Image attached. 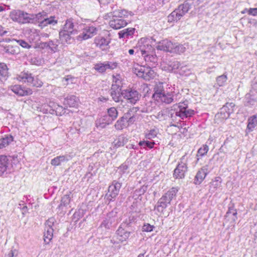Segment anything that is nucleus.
<instances>
[{"instance_id":"f257e3e1","label":"nucleus","mask_w":257,"mask_h":257,"mask_svg":"<svg viewBox=\"0 0 257 257\" xmlns=\"http://www.w3.org/2000/svg\"><path fill=\"white\" fill-rule=\"evenodd\" d=\"M116 8V6L112 7L111 11L107 15L108 17H112L109 22L110 27L114 29H119L127 25V22L123 18L127 17L128 12L125 10H117Z\"/></svg>"},{"instance_id":"f03ea898","label":"nucleus","mask_w":257,"mask_h":257,"mask_svg":"<svg viewBox=\"0 0 257 257\" xmlns=\"http://www.w3.org/2000/svg\"><path fill=\"white\" fill-rule=\"evenodd\" d=\"M178 192L176 188L173 187L163 195L158 201L154 209L158 212L159 215L164 214L165 209L170 204L171 200L176 196Z\"/></svg>"},{"instance_id":"7ed1b4c3","label":"nucleus","mask_w":257,"mask_h":257,"mask_svg":"<svg viewBox=\"0 0 257 257\" xmlns=\"http://www.w3.org/2000/svg\"><path fill=\"white\" fill-rule=\"evenodd\" d=\"M191 8L190 4L187 1L179 6L168 17V22L178 21L186 14Z\"/></svg>"},{"instance_id":"20e7f679","label":"nucleus","mask_w":257,"mask_h":257,"mask_svg":"<svg viewBox=\"0 0 257 257\" xmlns=\"http://www.w3.org/2000/svg\"><path fill=\"white\" fill-rule=\"evenodd\" d=\"M234 103L227 102L220 109V112L215 115V120L216 122L219 123L227 119L231 113L234 111Z\"/></svg>"},{"instance_id":"39448f33","label":"nucleus","mask_w":257,"mask_h":257,"mask_svg":"<svg viewBox=\"0 0 257 257\" xmlns=\"http://www.w3.org/2000/svg\"><path fill=\"white\" fill-rule=\"evenodd\" d=\"M133 71L138 77L145 80L152 79L156 75L155 72L150 67H145L137 65V67L133 68Z\"/></svg>"},{"instance_id":"423d86ee","label":"nucleus","mask_w":257,"mask_h":257,"mask_svg":"<svg viewBox=\"0 0 257 257\" xmlns=\"http://www.w3.org/2000/svg\"><path fill=\"white\" fill-rule=\"evenodd\" d=\"M10 18L19 24L30 23V14L20 10H13L10 12Z\"/></svg>"},{"instance_id":"0eeeda50","label":"nucleus","mask_w":257,"mask_h":257,"mask_svg":"<svg viewBox=\"0 0 257 257\" xmlns=\"http://www.w3.org/2000/svg\"><path fill=\"white\" fill-rule=\"evenodd\" d=\"M17 79L22 82H27L28 85L36 87L42 86L43 82L37 77H34L28 72H21L17 77Z\"/></svg>"},{"instance_id":"6e6552de","label":"nucleus","mask_w":257,"mask_h":257,"mask_svg":"<svg viewBox=\"0 0 257 257\" xmlns=\"http://www.w3.org/2000/svg\"><path fill=\"white\" fill-rule=\"evenodd\" d=\"M138 47L139 49H137V51L136 53L138 54V55L139 54H141L142 56L153 53L154 52V48L152 46V45L150 44V41L145 38H142L138 41Z\"/></svg>"},{"instance_id":"1a4fd4ad","label":"nucleus","mask_w":257,"mask_h":257,"mask_svg":"<svg viewBox=\"0 0 257 257\" xmlns=\"http://www.w3.org/2000/svg\"><path fill=\"white\" fill-rule=\"evenodd\" d=\"M187 158L186 155L183 156L179 162L177 167L174 171V177L175 178L182 179L185 177L187 171Z\"/></svg>"},{"instance_id":"9d476101","label":"nucleus","mask_w":257,"mask_h":257,"mask_svg":"<svg viewBox=\"0 0 257 257\" xmlns=\"http://www.w3.org/2000/svg\"><path fill=\"white\" fill-rule=\"evenodd\" d=\"M237 210L234 208L233 204H229L228 210L225 216L224 222L223 225H227L229 228L234 226L235 222L237 219Z\"/></svg>"},{"instance_id":"9b49d317","label":"nucleus","mask_w":257,"mask_h":257,"mask_svg":"<svg viewBox=\"0 0 257 257\" xmlns=\"http://www.w3.org/2000/svg\"><path fill=\"white\" fill-rule=\"evenodd\" d=\"M122 97L132 104H135L140 99L141 95L136 90L126 89L121 92Z\"/></svg>"},{"instance_id":"f8f14e48","label":"nucleus","mask_w":257,"mask_h":257,"mask_svg":"<svg viewBox=\"0 0 257 257\" xmlns=\"http://www.w3.org/2000/svg\"><path fill=\"white\" fill-rule=\"evenodd\" d=\"M177 106L176 115L180 117L181 119L191 116L194 114V110L188 108L187 103L186 102H180Z\"/></svg>"},{"instance_id":"ddd939ff","label":"nucleus","mask_w":257,"mask_h":257,"mask_svg":"<svg viewBox=\"0 0 257 257\" xmlns=\"http://www.w3.org/2000/svg\"><path fill=\"white\" fill-rule=\"evenodd\" d=\"M130 234L131 232L119 226L116 231L115 236L110 240V242L112 244H115L126 241L130 237Z\"/></svg>"},{"instance_id":"4468645a","label":"nucleus","mask_w":257,"mask_h":257,"mask_svg":"<svg viewBox=\"0 0 257 257\" xmlns=\"http://www.w3.org/2000/svg\"><path fill=\"white\" fill-rule=\"evenodd\" d=\"M117 63L106 61L104 63H98L94 64V69L98 72L103 73L108 69L113 70L117 67Z\"/></svg>"},{"instance_id":"2eb2a0df","label":"nucleus","mask_w":257,"mask_h":257,"mask_svg":"<svg viewBox=\"0 0 257 257\" xmlns=\"http://www.w3.org/2000/svg\"><path fill=\"white\" fill-rule=\"evenodd\" d=\"M121 186V183L114 181L108 187V193L106 195L107 199L111 201L112 199L115 198L118 194Z\"/></svg>"},{"instance_id":"dca6fc26","label":"nucleus","mask_w":257,"mask_h":257,"mask_svg":"<svg viewBox=\"0 0 257 257\" xmlns=\"http://www.w3.org/2000/svg\"><path fill=\"white\" fill-rule=\"evenodd\" d=\"M208 167V165H205L198 170L194 179L195 184H200L204 180L209 172Z\"/></svg>"},{"instance_id":"f3484780","label":"nucleus","mask_w":257,"mask_h":257,"mask_svg":"<svg viewBox=\"0 0 257 257\" xmlns=\"http://www.w3.org/2000/svg\"><path fill=\"white\" fill-rule=\"evenodd\" d=\"M11 89L15 94L20 96L29 95L32 94V90L31 89H25L21 85H15L11 86Z\"/></svg>"},{"instance_id":"a211bd4d","label":"nucleus","mask_w":257,"mask_h":257,"mask_svg":"<svg viewBox=\"0 0 257 257\" xmlns=\"http://www.w3.org/2000/svg\"><path fill=\"white\" fill-rule=\"evenodd\" d=\"M173 43L168 40H164L159 42L156 46L157 49L172 53Z\"/></svg>"},{"instance_id":"6ab92c4d","label":"nucleus","mask_w":257,"mask_h":257,"mask_svg":"<svg viewBox=\"0 0 257 257\" xmlns=\"http://www.w3.org/2000/svg\"><path fill=\"white\" fill-rule=\"evenodd\" d=\"M94 43L96 46L102 50H106L110 43L109 39L104 38L102 37L98 36L94 39Z\"/></svg>"},{"instance_id":"aec40b11","label":"nucleus","mask_w":257,"mask_h":257,"mask_svg":"<svg viewBox=\"0 0 257 257\" xmlns=\"http://www.w3.org/2000/svg\"><path fill=\"white\" fill-rule=\"evenodd\" d=\"M110 94L112 97V99L116 102H119L121 101V102L123 101L121 99V88H119L118 87H116V86H113L111 87L110 89Z\"/></svg>"},{"instance_id":"412c9836","label":"nucleus","mask_w":257,"mask_h":257,"mask_svg":"<svg viewBox=\"0 0 257 257\" xmlns=\"http://www.w3.org/2000/svg\"><path fill=\"white\" fill-rule=\"evenodd\" d=\"M79 99L74 95H71L66 97L64 101V104L70 107H76L79 104Z\"/></svg>"},{"instance_id":"4be33fe9","label":"nucleus","mask_w":257,"mask_h":257,"mask_svg":"<svg viewBox=\"0 0 257 257\" xmlns=\"http://www.w3.org/2000/svg\"><path fill=\"white\" fill-rule=\"evenodd\" d=\"M113 121L107 115L103 116L100 118L97 119L96 121V126L97 127L101 128H104L106 125L111 124Z\"/></svg>"},{"instance_id":"5701e85b","label":"nucleus","mask_w":257,"mask_h":257,"mask_svg":"<svg viewBox=\"0 0 257 257\" xmlns=\"http://www.w3.org/2000/svg\"><path fill=\"white\" fill-rule=\"evenodd\" d=\"M156 99H160L162 102L170 104L173 101V98L171 93L164 92L163 93H157L156 94Z\"/></svg>"},{"instance_id":"b1692460","label":"nucleus","mask_w":257,"mask_h":257,"mask_svg":"<svg viewBox=\"0 0 257 257\" xmlns=\"http://www.w3.org/2000/svg\"><path fill=\"white\" fill-rule=\"evenodd\" d=\"M47 16L46 13L43 12L39 13L37 14H30V23L36 24L39 23L44 20V18Z\"/></svg>"},{"instance_id":"393cba45","label":"nucleus","mask_w":257,"mask_h":257,"mask_svg":"<svg viewBox=\"0 0 257 257\" xmlns=\"http://www.w3.org/2000/svg\"><path fill=\"white\" fill-rule=\"evenodd\" d=\"M74 34L70 33L67 31L62 30L59 32V38L62 43H71L72 37L71 35Z\"/></svg>"},{"instance_id":"a878e982","label":"nucleus","mask_w":257,"mask_h":257,"mask_svg":"<svg viewBox=\"0 0 257 257\" xmlns=\"http://www.w3.org/2000/svg\"><path fill=\"white\" fill-rule=\"evenodd\" d=\"M57 20H55V17H50V18L45 17L44 20H42L40 24H39V26L41 28H43L44 27L47 26L48 25H55L57 24Z\"/></svg>"},{"instance_id":"bb28decb","label":"nucleus","mask_w":257,"mask_h":257,"mask_svg":"<svg viewBox=\"0 0 257 257\" xmlns=\"http://www.w3.org/2000/svg\"><path fill=\"white\" fill-rule=\"evenodd\" d=\"M72 21V19H71L67 20L62 30L74 34L77 31L74 28V25Z\"/></svg>"},{"instance_id":"cd10ccee","label":"nucleus","mask_w":257,"mask_h":257,"mask_svg":"<svg viewBox=\"0 0 257 257\" xmlns=\"http://www.w3.org/2000/svg\"><path fill=\"white\" fill-rule=\"evenodd\" d=\"M68 160L67 156H59L53 159L51 161V164L52 166H57L60 165L62 162H67Z\"/></svg>"},{"instance_id":"c85d7f7f","label":"nucleus","mask_w":257,"mask_h":257,"mask_svg":"<svg viewBox=\"0 0 257 257\" xmlns=\"http://www.w3.org/2000/svg\"><path fill=\"white\" fill-rule=\"evenodd\" d=\"M135 31V28H128L120 31L118 33L119 38H128L130 36L134 35Z\"/></svg>"},{"instance_id":"c756f323","label":"nucleus","mask_w":257,"mask_h":257,"mask_svg":"<svg viewBox=\"0 0 257 257\" xmlns=\"http://www.w3.org/2000/svg\"><path fill=\"white\" fill-rule=\"evenodd\" d=\"M8 77V68L5 63H0V81L6 80Z\"/></svg>"},{"instance_id":"7c9ffc66","label":"nucleus","mask_w":257,"mask_h":257,"mask_svg":"<svg viewBox=\"0 0 257 257\" xmlns=\"http://www.w3.org/2000/svg\"><path fill=\"white\" fill-rule=\"evenodd\" d=\"M128 141V139L123 136H119L116 139H115L113 142V144L114 147L116 148H118L120 147L123 146L125 144H126Z\"/></svg>"},{"instance_id":"2f4dec72","label":"nucleus","mask_w":257,"mask_h":257,"mask_svg":"<svg viewBox=\"0 0 257 257\" xmlns=\"http://www.w3.org/2000/svg\"><path fill=\"white\" fill-rule=\"evenodd\" d=\"M209 150V147L207 145H203L202 147L199 148L197 151L196 154V162L197 163L199 162L200 159L204 155H205Z\"/></svg>"},{"instance_id":"473e14b6","label":"nucleus","mask_w":257,"mask_h":257,"mask_svg":"<svg viewBox=\"0 0 257 257\" xmlns=\"http://www.w3.org/2000/svg\"><path fill=\"white\" fill-rule=\"evenodd\" d=\"M53 231V228L51 227H48L45 229V231L44 233V241L46 244H48L52 239Z\"/></svg>"},{"instance_id":"72a5a7b5","label":"nucleus","mask_w":257,"mask_h":257,"mask_svg":"<svg viewBox=\"0 0 257 257\" xmlns=\"http://www.w3.org/2000/svg\"><path fill=\"white\" fill-rule=\"evenodd\" d=\"M8 159L6 156H0V176L7 170Z\"/></svg>"},{"instance_id":"f704fd0d","label":"nucleus","mask_w":257,"mask_h":257,"mask_svg":"<svg viewBox=\"0 0 257 257\" xmlns=\"http://www.w3.org/2000/svg\"><path fill=\"white\" fill-rule=\"evenodd\" d=\"M186 46H187V45H186V44H184L183 45L173 44L172 53H176L179 54L183 53L186 50Z\"/></svg>"},{"instance_id":"c9c22d12","label":"nucleus","mask_w":257,"mask_h":257,"mask_svg":"<svg viewBox=\"0 0 257 257\" xmlns=\"http://www.w3.org/2000/svg\"><path fill=\"white\" fill-rule=\"evenodd\" d=\"M115 128L117 130L120 131L124 128L127 127L126 119L124 117H120L115 122L114 125Z\"/></svg>"},{"instance_id":"e433bc0d","label":"nucleus","mask_w":257,"mask_h":257,"mask_svg":"<svg viewBox=\"0 0 257 257\" xmlns=\"http://www.w3.org/2000/svg\"><path fill=\"white\" fill-rule=\"evenodd\" d=\"M257 124V117L255 115L250 117L248 119L247 128L252 131Z\"/></svg>"},{"instance_id":"4c0bfd02","label":"nucleus","mask_w":257,"mask_h":257,"mask_svg":"<svg viewBox=\"0 0 257 257\" xmlns=\"http://www.w3.org/2000/svg\"><path fill=\"white\" fill-rule=\"evenodd\" d=\"M13 140L11 136H6L0 139V149L8 146Z\"/></svg>"},{"instance_id":"58836bf2","label":"nucleus","mask_w":257,"mask_h":257,"mask_svg":"<svg viewBox=\"0 0 257 257\" xmlns=\"http://www.w3.org/2000/svg\"><path fill=\"white\" fill-rule=\"evenodd\" d=\"M107 115L114 121L118 116V112L116 108L112 107L108 108Z\"/></svg>"},{"instance_id":"ea45409f","label":"nucleus","mask_w":257,"mask_h":257,"mask_svg":"<svg viewBox=\"0 0 257 257\" xmlns=\"http://www.w3.org/2000/svg\"><path fill=\"white\" fill-rule=\"evenodd\" d=\"M116 86V87H118L119 88H121L122 86V83L121 80V77L119 75H116L115 76H113V80L112 84L111 85V87Z\"/></svg>"},{"instance_id":"a19ab883","label":"nucleus","mask_w":257,"mask_h":257,"mask_svg":"<svg viewBox=\"0 0 257 257\" xmlns=\"http://www.w3.org/2000/svg\"><path fill=\"white\" fill-rule=\"evenodd\" d=\"M227 80V75L225 74L218 76L216 78V83L219 86H224Z\"/></svg>"},{"instance_id":"79ce46f5","label":"nucleus","mask_w":257,"mask_h":257,"mask_svg":"<svg viewBox=\"0 0 257 257\" xmlns=\"http://www.w3.org/2000/svg\"><path fill=\"white\" fill-rule=\"evenodd\" d=\"M83 30L85 31V33L90 36V38H91L95 35L97 31L96 28L93 26L86 27Z\"/></svg>"},{"instance_id":"37998d69","label":"nucleus","mask_w":257,"mask_h":257,"mask_svg":"<svg viewBox=\"0 0 257 257\" xmlns=\"http://www.w3.org/2000/svg\"><path fill=\"white\" fill-rule=\"evenodd\" d=\"M143 57L145 60L147 62H152L153 63L157 62V57L155 55H153V53L144 55Z\"/></svg>"},{"instance_id":"c03bdc74","label":"nucleus","mask_w":257,"mask_h":257,"mask_svg":"<svg viewBox=\"0 0 257 257\" xmlns=\"http://www.w3.org/2000/svg\"><path fill=\"white\" fill-rule=\"evenodd\" d=\"M70 202V194L64 195L61 199V203L59 205V207L62 206H66L68 205Z\"/></svg>"},{"instance_id":"a18cd8bd","label":"nucleus","mask_w":257,"mask_h":257,"mask_svg":"<svg viewBox=\"0 0 257 257\" xmlns=\"http://www.w3.org/2000/svg\"><path fill=\"white\" fill-rule=\"evenodd\" d=\"M139 146H142L144 148H148L152 149L155 145L154 142H150L148 141H141L139 143Z\"/></svg>"},{"instance_id":"49530a36","label":"nucleus","mask_w":257,"mask_h":257,"mask_svg":"<svg viewBox=\"0 0 257 257\" xmlns=\"http://www.w3.org/2000/svg\"><path fill=\"white\" fill-rule=\"evenodd\" d=\"M158 133V131L157 129H152L148 133H147L145 135V138L149 140H151L155 138Z\"/></svg>"},{"instance_id":"de8ad7c7","label":"nucleus","mask_w":257,"mask_h":257,"mask_svg":"<svg viewBox=\"0 0 257 257\" xmlns=\"http://www.w3.org/2000/svg\"><path fill=\"white\" fill-rule=\"evenodd\" d=\"M167 116L168 111L165 110H162L157 113L156 117L159 120H163L166 119Z\"/></svg>"},{"instance_id":"09e8293b","label":"nucleus","mask_w":257,"mask_h":257,"mask_svg":"<svg viewBox=\"0 0 257 257\" xmlns=\"http://www.w3.org/2000/svg\"><path fill=\"white\" fill-rule=\"evenodd\" d=\"M170 66L171 67L172 71H175L178 69H181L183 68L182 64L180 62L177 61H174L171 63Z\"/></svg>"},{"instance_id":"8fccbe9b","label":"nucleus","mask_w":257,"mask_h":257,"mask_svg":"<svg viewBox=\"0 0 257 257\" xmlns=\"http://www.w3.org/2000/svg\"><path fill=\"white\" fill-rule=\"evenodd\" d=\"M116 211L115 210H112L111 211L107 213L106 218L112 222H114L116 217Z\"/></svg>"},{"instance_id":"3c124183","label":"nucleus","mask_w":257,"mask_h":257,"mask_svg":"<svg viewBox=\"0 0 257 257\" xmlns=\"http://www.w3.org/2000/svg\"><path fill=\"white\" fill-rule=\"evenodd\" d=\"M163 88V87L162 83H160L155 86L154 88L155 93L153 95L154 98H156V94L157 93H163L164 92H165Z\"/></svg>"},{"instance_id":"603ef678","label":"nucleus","mask_w":257,"mask_h":257,"mask_svg":"<svg viewBox=\"0 0 257 257\" xmlns=\"http://www.w3.org/2000/svg\"><path fill=\"white\" fill-rule=\"evenodd\" d=\"M242 13H247L249 15H251L253 16H257V8H256L245 9Z\"/></svg>"},{"instance_id":"864d4df0","label":"nucleus","mask_w":257,"mask_h":257,"mask_svg":"<svg viewBox=\"0 0 257 257\" xmlns=\"http://www.w3.org/2000/svg\"><path fill=\"white\" fill-rule=\"evenodd\" d=\"M90 38V36L85 33V31L83 30V32L78 36L77 39L78 41H82L87 40Z\"/></svg>"},{"instance_id":"5fc2aeb1","label":"nucleus","mask_w":257,"mask_h":257,"mask_svg":"<svg viewBox=\"0 0 257 257\" xmlns=\"http://www.w3.org/2000/svg\"><path fill=\"white\" fill-rule=\"evenodd\" d=\"M154 228V226L153 225L147 223L143 225L142 229L143 231L151 232L153 230Z\"/></svg>"},{"instance_id":"6e6d98bb","label":"nucleus","mask_w":257,"mask_h":257,"mask_svg":"<svg viewBox=\"0 0 257 257\" xmlns=\"http://www.w3.org/2000/svg\"><path fill=\"white\" fill-rule=\"evenodd\" d=\"M113 222L109 221L107 218H106L105 220H104L102 223L101 224L100 226L101 227H104L105 228H109L111 224Z\"/></svg>"},{"instance_id":"4d7b16f0","label":"nucleus","mask_w":257,"mask_h":257,"mask_svg":"<svg viewBox=\"0 0 257 257\" xmlns=\"http://www.w3.org/2000/svg\"><path fill=\"white\" fill-rule=\"evenodd\" d=\"M137 108L134 107L132 109H130L128 111L124 114V115L122 116L124 117L125 119H127L128 118L132 117L135 115L132 114V112L134 109H136Z\"/></svg>"},{"instance_id":"13d9d810","label":"nucleus","mask_w":257,"mask_h":257,"mask_svg":"<svg viewBox=\"0 0 257 257\" xmlns=\"http://www.w3.org/2000/svg\"><path fill=\"white\" fill-rule=\"evenodd\" d=\"M55 219L54 218H49L46 222V229L48 227L52 228L54 223Z\"/></svg>"},{"instance_id":"bf43d9fd","label":"nucleus","mask_w":257,"mask_h":257,"mask_svg":"<svg viewBox=\"0 0 257 257\" xmlns=\"http://www.w3.org/2000/svg\"><path fill=\"white\" fill-rule=\"evenodd\" d=\"M18 252L16 249H12L7 255V257H17Z\"/></svg>"},{"instance_id":"052dcab7","label":"nucleus","mask_w":257,"mask_h":257,"mask_svg":"<svg viewBox=\"0 0 257 257\" xmlns=\"http://www.w3.org/2000/svg\"><path fill=\"white\" fill-rule=\"evenodd\" d=\"M17 42L18 44L21 46L23 48H29L30 46L25 41L22 40H19L17 41Z\"/></svg>"},{"instance_id":"680f3d73","label":"nucleus","mask_w":257,"mask_h":257,"mask_svg":"<svg viewBox=\"0 0 257 257\" xmlns=\"http://www.w3.org/2000/svg\"><path fill=\"white\" fill-rule=\"evenodd\" d=\"M221 185V182H219L218 180H215L212 181L211 183V185L213 186V187L215 189L217 188L218 187H220Z\"/></svg>"},{"instance_id":"e2e57ef3","label":"nucleus","mask_w":257,"mask_h":257,"mask_svg":"<svg viewBox=\"0 0 257 257\" xmlns=\"http://www.w3.org/2000/svg\"><path fill=\"white\" fill-rule=\"evenodd\" d=\"M135 120H136V118H135V115L132 117L128 118L127 119H126V123H127V126L131 124H133L134 123V122L135 121Z\"/></svg>"},{"instance_id":"0e129e2a","label":"nucleus","mask_w":257,"mask_h":257,"mask_svg":"<svg viewBox=\"0 0 257 257\" xmlns=\"http://www.w3.org/2000/svg\"><path fill=\"white\" fill-rule=\"evenodd\" d=\"M128 168V166L126 164H122L119 167V169L122 171H124L125 170H127Z\"/></svg>"},{"instance_id":"69168bd1","label":"nucleus","mask_w":257,"mask_h":257,"mask_svg":"<svg viewBox=\"0 0 257 257\" xmlns=\"http://www.w3.org/2000/svg\"><path fill=\"white\" fill-rule=\"evenodd\" d=\"M126 148L128 149H138L137 147H135V145L133 144H129L126 146Z\"/></svg>"},{"instance_id":"338daca9","label":"nucleus","mask_w":257,"mask_h":257,"mask_svg":"<svg viewBox=\"0 0 257 257\" xmlns=\"http://www.w3.org/2000/svg\"><path fill=\"white\" fill-rule=\"evenodd\" d=\"M98 99L100 101H104V102H105V101H107L108 100V98L101 96H100V97H99L98 98Z\"/></svg>"},{"instance_id":"774afa93","label":"nucleus","mask_w":257,"mask_h":257,"mask_svg":"<svg viewBox=\"0 0 257 257\" xmlns=\"http://www.w3.org/2000/svg\"><path fill=\"white\" fill-rule=\"evenodd\" d=\"M7 33V32L6 31H4L3 30V28L2 26H0V35L4 36Z\"/></svg>"}]
</instances>
